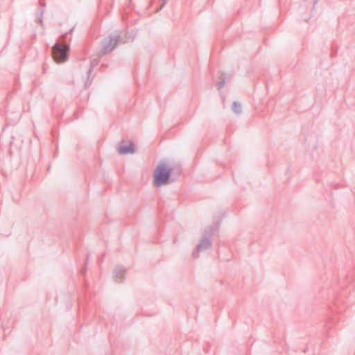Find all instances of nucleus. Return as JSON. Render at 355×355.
Listing matches in <instances>:
<instances>
[{"label": "nucleus", "instance_id": "7", "mask_svg": "<svg viewBox=\"0 0 355 355\" xmlns=\"http://www.w3.org/2000/svg\"><path fill=\"white\" fill-rule=\"evenodd\" d=\"M98 61L96 59H94V60H92L91 61L90 68L89 69V70L87 71V81L85 83V88L89 87V85L92 83V78L90 79V75H91V73H92V71L93 70V68L98 64Z\"/></svg>", "mask_w": 355, "mask_h": 355}, {"label": "nucleus", "instance_id": "12", "mask_svg": "<svg viewBox=\"0 0 355 355\" xmlns=\"http://www.w3.org/2000/svg\"><path fill=\"white\" fill-rule=\"evenodd\" d=\"M40 5H41L42 6H45V3H42V2H41V1H40Z\"/></svg>", "mask_w": 355, "mask_h": 355}, {"label": "nucleus", "instance_id": "6", "mask_svg": "<svg viewBox=\"0 0 355 355\" xmlns=\"http://www.w3.org/2000/svg\"><path fill=\"white\" fill-rule=\"evenodd\" d=\"M125 274V270L122 266H117L114 270L113 277L115 282L122 279Z\"/></svg>", "mask_w": 355, "mask_h": 355}, {"label": "nucleus", "instance_id": "11", "mask_svg": "<svg viewBox=\"0 0 355 355\" xmlns=\"http://www.w3.org/2000/svg\"><path fill=\"white\" fill-rule=\"evenodd\" d=\"M166 0H163V3H162V7L166 3Z\"/></svg>", "mask_w": 355, "mask_h": 355}, {"label": "nucleus", "instance_id": "10", "mask_svg": "<svg viewBox=\"0 0 355 355\" xmlns=\"http://www.w3.org/2000/svg\"><path fill=\"white\" fill-rule=\"evenodd\" d=\"M225 78H223L221 80H220L217 83L218 89H220L221 88H223L225 85Z\"/></svg>", "mask_w": 355, "mask_h": 355}, {"label": "nucleus", "instance_id": "3", "mask_svg": "<svg viewBox=\"0 0 355 355\" xmlns=\"http://www.w3.org/2000/svg\"><path fill=\"white\" fill-rule=\"evenodd\" d=\"M123 42V38L119 33L110 35L102 42V50L104 54L111 52L117 46L118 43Z\"/></svg>", "mask_w": 355, "mask_h": 355}, {"label": "nucleus", "instance_id": "2", "mask_svg": "<svg viewBox=\"0 0 355 355\" xmlns=\"http://www.w3.org/2000/svg\"><path fill=\"white\" fill-rule=\"evenodd\" d=\"M69 46L66 44L57 42L52 49V55L54 60L58 62H65L68 58Z\"/></svg>", "mask_w": 355, "mask_h": 355}, {"label": "nucleus", "instance_id": "1", "mask_svg": "<svg viewBox=\"0 0 355 355\" xmlns=\"http://www.w3.org/2000/svg\"><path fill=\"white\" fill-rule=\"evenodd\" d=\"M173 171V168L167 166L164 162L158 164L155 169L153 175L155 185L159 187L171 182V181H170V177Z\"/></svg>", "mask_w": 355, "mask_h": 355}, {"label": "nucleus", "instance_id": "5", "mask_svg": "<svg viewBox=\"0 0 355 355\" xmlns=\"http://www.w3.org/2000/svg\"><path fill=\"white\" fill-rule=\"evenodd\" d=\"M117 151L121 155L133 154L135 152V149L134 144L130 143L128 146H121Z\"/></svg>", "mask_w": 355, "mask_h": 355}, {"label": "nucleus", "instance_id": "9", "mask_svg": "<svg viewBox=\"0 0 355 355\" xmlns=\"http://www.w3.org/2000/svg\"><path fill=\"white\" fill-rule=\"evenodd\" d=\"M44 14V10H41L38 12V17H37L36 19V21L37 22H40L41 24V25H42L43 22H42V15Z\"/></svg>", "mask_w": 355, "mask_h": 355}, {"label": "nucleus", "instance_id": "8", "mask_svg": "<svg viewBox=\"0 0 355 355\" xmlns=\"http://www.w3.org/2000/svg\"><path fill=\"white\" fill-rule=\"evenodd\" d=\"M232 110L236 114H241L242 112V106L239 102L234 101L232 104Z\"/></svg>", "mask_w": 355, "mask_h": 355}, {"label": "nucleus", "instance_id": "4", "mask_svg": "<svg viewBox=\"0 0 355 355\" xmlns=\"http://www.w3.org/2000/svg\"><path fill=\"white\" fill-rule=\"evenodd\" d=\"M211 230L212 227H208V229L205 230L207 236H205L204 239L200 241V243L197 245L194 252H193V257H198L199 252L207 250L211 246V241L208 237L211 236Z\"/></svg>", "mask_w": 355, "mask_h": 355}]
</instances>
